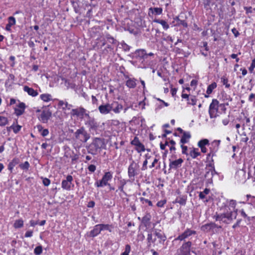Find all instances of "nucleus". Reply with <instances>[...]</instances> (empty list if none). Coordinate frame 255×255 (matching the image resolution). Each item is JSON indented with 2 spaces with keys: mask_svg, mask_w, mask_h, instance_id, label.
Listing matches in <instances>:
<instances>
[{
  "mask_svg": "<svg viewBox=\"0 0 255 255\" xmlns=\"http://www.w3.org/2000/svg\"><path fill=\"white\" fill-rule=\"evenodd\" d=\"M236 201L231 200L228 202V206L225 207L224 212L215 216L217 221L229 223L233 219L236 218L237 210L236 209Z\"/></svg>",
  "mask_w": 255,
  "mask_h": 255,
  "instance_id": "obj_1",
  "label": "nucleus"
},
{
  "mask_svg": "<svg viewBox=\"0 0 255 255\" xmlns=\"http://www.w3.org/2000/svg\"><path fill=\"white\" fill-rule=\"evenodd\" d=\"M225 105L223 104H219V102L216 99L213 100L209 107V114L211 118H215L218 116L220 110L225 111Z\"/></svg>",
  "mask_w": 255,
  "mask_h": 255,
  "instance_id": "obj_2",
  "label": "nucleus"
},
{
  "mask_svg": "<svg viewBox=\"0 0 255 255\" xmlns=\"http://www.w3.org/2000/svg\"><path fill=\"white\" fill-rule=\"evenodd\" d=\"M112 177V174L110 172H107L105 173L101 180L95 183V185L98 187L110 185V184H108V182L111 180Z\"/></svg>",
  "mask_w": 255,
  "mask_h": 255,
  "instance_id": "obj_3",
  "label": "nucleus"
},
{
  "mask_svg": "<svg viewBox=\"0 0 255 255\" xmlns=\"http://www.w3.org/2000/svg\"><path fill=\"white\" fill-rule=\"evenodd\" d=\"M109 226L108 225L99 224L94 227V228L90 232V236L95 237L97 236L103 230H109Z\"/></svg>",
  "mask_w": 255,
  "mask_h": 255,
  "instance_id": "obj_4",
  "label": "nucleus"
},
{
  "mask_svg": "<svg viewBox=\"0 0 255 255\" xmlns=\"http://www.w3.org/2000/svg\"><path fill=\"white\" fill-rule=\"evenodd\" d=\"M76 138L83 142H86L89 138L86 131L83 128L78 129L75 132Z\"/></svg>",
  "mask_w": 255,
  "mask_h": 255,
  "instance_id": "obj_5",
  "label": "nucleus"
},
{
  "mask_svg": "<svg viewBox=\"0 0 255 255\" xmlns=\"http://www.w3.org/2000/svg\"><path fill=\"white\" fill-rule=\"evenodd\" d=\"M73 177L71 175H68L66 180H63L61 183V186L63 189L66 190H70L72 187H74V184L72 183Z\"/></svg>",
  "mask_w": 255,
  "mask_h": 255,
  "instance_id": "obj_6",
  "label": "nucleus"
},
{
  "mask_svg": "<svg viewBox=\"0 0 255 255\" xmlns=\"http://www.w3.org/2000/svg\"><path fill=\"white\" fill-rule=\"evenodd\" d=\"M37 112L40 113L38 117V119L43 123H47L51 116V112L48 110H43L42 111L38 110Z\"/></svg>",
  "mask_w": 255,
  "mask_h": 255,
  "instance_id": "obj_7",
  "label": "nucleus"
},
{
  "mask_svg": "<svg viewBox=\"0 0 255 255\" xmlns=\"http://www.w3.org/2000/svg\"><path fill=\"white\" fill-rule=\"evenodd\" d=\"M215 174H216V171L214 167L211 164L207 165L206 167L205 177L207 178L209 182H212V178Z\"/></svg>",
  "mask_w": 255,
  "mask_h": 255,
  "instance_id": "obj_8",
  "label": "nucleus"
},
{
  "mask_svg": "<svg viewBox=\"0 0 255 255\" xmlns=\"http://www.w3.org/2000/svg\"><path fill=\"white\" fill-rule=\"evenodd\" d=\"M71 115L72 116H76L81 118L89 117V115L86 113V110L82 108L73 109L71 112Z\"/></svg>",
  "mask_w": 255,
  "mask_h": 255,
  "instance_id": "obj_9",
  "label": "nucleus"
},
{
  "mask_svg": "<svg viewBox=\"0 0 255 255\" xmlns=\"http://www.w3.org/2000/svg\"><path fill=\"white\" fill-rule=\"evenodd\" d=\"M191 243L190 242L184 243L180 249L179 255H189Z\"/></svg>",
  "mask_w": 255,
  "mask_h": 255,
  "instance_id": "obj_10",
  "label": "nucleus"
},
{
  "mask_svg": "<svg viewBox=\"0 0 255 255\" xmlns=\"http://www.w3.org/2000/svg\"><path fill=\"white\" fill-rule=\"evenodd\" d=\"M220 142L221 141L220 140H214L209 144L210 146L209 148L210 150V152L209 155L210 154H213L218 150Z\"/></svg>",
  "mask_w": 255,
  "mask_h": 255,
  "instance_id": "obj_11",
  "label": "nucleus"
},
{
  "mask_svg": "<svg viewBox=\"0 0 255 255\" xmlns=\"http://www.w3.org/2000/svg\"><path fill=\"white\" fill-rule=\"evenodd\" d=\"M113 106L111 104H106L102 105L99 107V110L102 114L106 115L112 111Z\"/></svg>",
  "mask_w": 255,
  "mask_h": 255,
  "instance_id": "obj_12",
  "label": "nucleus"
},
{
  "mask_svg": "<svg viewBox=\"0 0 255 255\" xmlns=\"http://www.w3.org/2000/svg\"><path fill=\"white\" fill-rule=\"evenodd\" d=\"M183 162V160L180 158L176 160H170L169 167L171 169H176L181 166Z\"/></svg>",
  "mask_w": 255,
  "mask_h": 255,
  "instance_id": "obj_13",
  "label": "nucleus"
},
{
  "mask_svg": "<svg viewBox=\"0 0 255 255\" xmlns=\"http://www.w3.org/2000/svg\"><path fill=\"white\" fill-rule=\"evenodd\" d=\"M236 179L240 182H244L246 180V171L244 169L239 170L235 175Z\"/></svg>",
  "mask_w": 255,
  "mask_h": 255,
  "instance_id": "obj_14",
  "label": "nucleus"
},
{
  "mask_svg": "<svg viewBox=\"0 0 255 255\" xmlns=\"http://www.w3.org/2000/svg\"><path fill=\"white\" fill-rule=\"evenodd\" d=\"M195 234V232L190 229H187L183 233L179 235L175 240L182 241L186 238H189L192 235Z\"/></svg>",
  "mask_w": 255,
  "mask_h": 255,
  "instance_id": "obj_15",
  "label": "nucleus"
},
{
  "mask_svg": "<svg viewBox=\"0 0 255 255\" xmlns=\"http://www.w3.org/2000/svg\"><path fill=\"white\" fill-rule=\"evenodd\" d=\"M134 56L139 59L145 60L148 57V55L143 49L137 50L134 53Z\"/></svg>",
  "mask_w": 255,
  "mask_h": 255,
  "instance_id": "obj_16",
  "label": "nucleus"
},
{
  "mask_svg": "<svg viewBox=\"0 0 255 255\" xmlns=\"http://www.w3.org/2000/svg\"><path fill=\"white\" fill-rule=\"evenodd\" d=\"M162 9L160 7H150L148 9V15L152 16V15H159L162 13Z\"/></svg>",
  "mask_w": 255,
  "mask_h": 255,
  "instance_id": "obj_17",
  "label": "nucleus"
},
{
  "mask_svg": "<svg viewBox=\"0 0 255 255\" xmlns=\"http://www.w3.org/2000/svg\"><path fill=\"white\" fill-rule=\"evenodd\" d=\"M189 155L192 158H196L197 156L200 155L199 150L197 148H189Z\"/></svg>",
  "mask_w": 255,
  "mask_h": 255,
  "instance_id": "obj_18",
  "label": "nucleus"
},
{
  "mask_svg": "<svg viewBox=\"0 0 255 255\" xmlns=\"http://www.w3.org/2000/svg\"><path fill=\"white\" fill-rule=\"evenodd\" d=\"M25 104L23 103H19L16 108H15V113L16 115L20 116L21 115L24 111L25 110Z\"/></svg>",
  "mask_w": 255,
  "mask_h": 255,
  "instance_id": "obj_19",
  "label": "nucleus"
},
{
  "mask_svg": "<svg viewBox=\"0 0 255 255\" xmlns=\"http://www.w3.org/2000/svg\"><path fill=\"white\" fill-rule=\"evenodd\" d=\"M111 106H113L112 111L117 114L119 113L123 109L122 105L118 104L117 102L112 103Z\"/></svg>",
  "mask_w": 255,
  "mask_h": 255,
  "instance_id": "obj_20",
  "label": "nucleus"
},
{
  "mask_svg": "<svg viewBox=\"0 0 255 255\" xmlns=\"http://www.w3.org/2000/svg\"><path fill=\"white\" fill-rule=\"evenodd\" d=\"M23 90L25 92H27L29 95L32 97H35L38 95V92L36 91L28 86H24Z\"/></svg>",
  "mask_w": 255,
  "mask_h": 255,
  "instance_id": "obj_21",
  "label": "nucleus"
},
{
  "mask_svg": "<svg viewBox=\"0 0 255 255\" xmlns=\"http://www.w3.org/2000/svg\"><path fill=\"white\" fill-rule=\"evenodd\" d=\"M217 87V84L215 82L212 83L211 84L209 85L207 88L206 91V94L205 95V97L208 98L209 95L211 94L214 89H215Z\"/></svg>",
  "mask_w": 255,
  "mask_h": 255,
  "instance_id": "obj_22",
  "label": "nucleus"
},
{
  "mask_svg": "<svg viewBox=\"0 0 255 255\" xmlns=\"http://www.w3.org/2000/svg\"><path fill=\"white\" fill-rule=\"evenodd\" d=\"M40 99L45 102H48L52 100V96L49 94H43L40 96Z\"/></svg>",
  "mask_w": 255,
  "mask_h": 255,
  "instance_id": "obj_23",
  "label": "nucleus"
},
{
  "mask_svg": "<svg viewBox=\"0 0 255 255\" xmlns=\"http://www.w3.org/2000/svg\"><path fill=\"white\" fill-rule=\"evenodd\" d=\"M128 175L130 177H133L136 174L135 167L133 166V164H131L128 167Z\"/></svg>",
  "mask_w": 255,
  "mask_h": 255,
  "instance_id": "obj_24",
  "label": "nucleus"
},
{
  "mask_svg": "<svg viewBox=\"0 0 255 255\" xmlns=\"http://www.w3.org/2000/svg\"><path fill=\"white\" fill-rule=\"evenodd\" d=\"M248 175L255 180V165L253 166H250L249 167Z\"/></svg>",
  "mask_w": 255,
  "mask_h": 255,
  "instance_id": "obj_25",
  "label": "nucleus"
},
{
  "mask_svg": "<svg viewBox=\"0 0 255 255\" xmlns=\"http://www.w3.org/2000/svg\"><path fill=\"white\" fill-rule=\"evenodd\" d=\"M190 138V134L188 132H185L182 135L181 139V142L182 144L188 142L189 139Z\"/></svg>",
  "mask_w": 255,
  "mask_h": 255,
  "instance_id": "obj_26",
  "label": "nucleus"
},
{
  "mask_svg": "<svg viewBox=\"0 0 255 255\" xmlns=\"http://www.w3.org/2000/svg\"><path fill=\"white\" fill-rule=\"evenodd\" d=\"M23 226V221L22 219H18L15 221L13 224V227L15 229L22 227Z\"/></svg>",
  "mask_w": 255,
  "mask_h": 255,
  "instance_id": "obj_27",
  "label": "nucleus"
},
{
  "mask_svg": "<svg viewBox=\"0 0 255 255\" xmlns=\"http://www.w3.org/2000/svg\"><path fill=\"white\" fill-rule=\"evenodd\" d=\"M209 144V140L207 139H203L199 141L198 146L199 147H206V145Z\"/></svg>",
  "mask_w": 255,
  "mask_h": 255,
  "instance_id": "obj_28",
  "label": "nucleus"
},
{
  "mask_svg": "<svg viewBox=\"0 0 255 255\" xmlns=\"http://www.w3.org/2000/svg\"><path fill=\"white\" fill-rule=\"evenodd\" d=\"M126 84L129 88H134L136 85L135 80L133 79H129L128 80Z\"/></svg>",
  "mask_w": 255,
  "mask_h": 255,
  "instance_id": "obj_29",
  "label": "nucleus"
},
{
  "mask_svg": "<svg viewBox=\"0 0 255 255\" xmlns=\"http://www.w3.org/2000/svg\"><path fill=\"white\" fill-rule=\"evenodd\" d=\"M154 22H156V23H160L162 25V26H163V27L165 29H167L169 28V25L167 23V22L164 21V20H160V19H155L154 20Z\"/></svg>",
  "mask_w": 255,
  "mask_h": 255,
  "instance_id": "obj_30",
  "label": "nucleus"
},
{
  "mask_svg": "<svg viewBox=\"0 0 255 255\" xmlns=\"http://www.w3.org/2000/svg\"><path fill=\"white\" fill-rule=\"evenodd\" d=\"M8 123L7 118L0 114V126H4Z\"/></svg>",
  "mask_w": 255,
  "mask_h": 255,
  "instance_id": "obj_31",
  "label": "nucleus"
},
{
  "mask_svg": "<svg viewBox=\"0 0 255 255\" xmlns=\"http://www.w3.org/2000/svg\"><path fill=\"white\" fill-rule=\"evenodd\" d=\"M210 192V190L208 189H205L203 192H201L199 193V197L201 199L205 198L206 195L208 194Z\"/></svg>",
  "mask_w": 255,
  "mask_h": 255,
  "instance_id": "obj_32",
  "label": "nucleus"
},
{
  "mask_svg": "<svg viewBox=\"0 0 255 255\" xmlns=\"http://www.w3.org/2000/svg\"><path fill=\"white\" fill-rule=\"evenodd\" d=\"M21 127L19 125H12L9 128H12L14 133H17L21 129Z\"/></svg>",
  "mask_w": 255,
  "mask_h": 255,
  "instance_id": "obj_33",
  "label": "nucleus"
},
{
  "mask_svg": "<svg viewBox=\"0 0 255 255\" xmlns=\"http://www.w3.org/2000/svg\"><path fill=\"white\" fill-rule=\"evenodd\" d=\"M16 22L15 18L13 16H10L8 18V24L10 26H13L15 25Z\"/></svg>",
  "mask_w": 255,
  "mask_h": 255,
  "instance_id": "obj_34",
  "label": "nucleus"
},
{
  "mask_svg": "<svg viewBox=\"0 0 255 255\" xmlns=\"http://www.w3.org/2000/svg\"><path fill=\"white\" fill-rule=\"evenodd\" d=\"M34 254L36 255L41 254L42 252V248L41 246L36 247L34 251Z\"/></svg>",
  "mask_w": 255,
  "mask_h": 255,
  "instance_id": "obj_35",
  "label": "nucleus"
},
{
  "mask_svg": "<svg viewBox=\"0 0 255 255\" xmlns=\"http://www.w3.org/2000/svg\"><path fill=\"white\" fill-rule=\"evenodd\" d=\"M156 237L160 239L161 241H164L166 239V237L162 232H158L156 233Z\"/></svg>",
  "mask_w": 255,
  "mask_h": 255,
  "instance_id": "obj_36",
  "label": "nucleus"
},
{
  "mask_svg": "<svg viewBox=\"0 0 255 255\" xmlns=\"http://www.w3.org/2000/svg\"><path fill=\"white\" fill-rule=\"evenodd\" d=\"M188 104L195 105L196 103V99L193 96L191 97L189 99H188Z\"/></svg>",
  "mask_w": 255,
  "mask_h": 255,
  "instance_id": "obj_37",
  "label": "nucleus"
},
{
  "mask_svg": "<svg viewBox=\"0 0 255 255\" xmlns=\"http://www.w3.org/2000/svg\"><path fill=\"white\" fill-rule=\"evenodd\" d=\"M135 149L138 152L143 151L145 150L144 146L141 143L136 146Z\"/></svg>",
  "mask_w": 255,
  "mask_h": 255,
  "instance_id": "obj_38",
  "label": "nucleus"
},
{
  "mask_svg": "<svg viewBox=\"0 0 255 255\" xmlns=\"http://www.w3.org/2000/svg\"><path fill=\"white\" fill-rule=\"evenodd\" d=\"M130 251V247L128 245L126 246L125 250L122 255H129Z\"/></svg>",
  "mask_w": 255,
  "mask_h": 255,
  "instance_id": "obj_39",
  "label": "nucleus"
},
{
  "mask_svg": "<svg viewBox=\"0 0 255 255\" xmlns=\"http://www.w3.org/2000/svg\"><path fill=\"white\" fill-rule=\"evenodd\" d=\"M150 158V156H148V155H146V159L145 161L143 162V166L142 167V170H145L147 168V164L148 163V160Z\"/></svg>",
  "mask_w": 255,
  "mask_h": 255,
  "instance_id": "obj_40",
  "label": "nucleus"
},
{
  "mask_svg": "<svg viewBox=\"0 0 255 255\" xmlns=\"http://www.w3.org/2000/svg\"><path fill=\"white\" fill-rule=\"evenodd\" d=\"M168 143H169V146H168L171 151L174 150L175 149V148L174 147V145L175 144V142L173 140H171L169 141H168Z\"/></svg>",
  "mask_w": 255,
  "mask_h": 255,
  "instance_id": "obj_41",
  "label": "nucleus"
},
{
  "mask_svg": "<svg viewBox=\"0 0 255 255\" xmlns=\"http://www.w3.org/2000/svg\"><path fill=\"white\" fill-rule=\"evenodd\" d=\"M20 167L22 169H28L29 167V164L28 162L25 161L24 163L21 164Z\"/></svg>",
  "mask_w": 255,
  "mask_h": 255,
  "instance_id": "obj_42",
  "label": "nucleus"
},
{
  "mask_svg": "<svg viewBox=\"0 0 255 255\" xmlns=\"http://www.w3.org/2000/svg\"><path fill=\"white\" fill-rule=\"evenodd\" d=\"M255 68V59H254L252 62L251 66H250L249 70L250 73H252L254 72V70Z\"/></svg>",
  "mask_w": 255,
  "mask_h": 255,
  "instance_id": "obj_43",
  "label": "nucleus"
},
{
  "mask_svg": "<svg viewBox=\"0 0 255 255\" xmlns=\"http://www.w3.org/2000/svg\"><path fill=\"white\" fill-rule=\"evenodd\" d=\"M248 197V201L253 205L255 206V197H252L251 196H247Z\"/></svg>",
  "mask_w": 255,
  "mask_h": 255,
  "instance_id": "obj_44",
  "label": "nucleus"
},
{
  "mask_svg": "<svg viewBox=\"0 0 255 255\" xmlns=\"http://www.w3.org/2000/svg\"><path fill=\"white\" fill-rule=\"evenodd\" d=\"M131 143L132 145H134L135 146H136L139 143H140V142L139 140H138V139L136 137H135L134 138V139L131 141Z\"/></svg>",
  "mask_w": 255,
  "mask_h": 255,
  "instance_id": "obj_45",
  "label": "nucleus"
},
{
  "mask_svg": "<svg viewBox=\"0 0 255 255\" xmlns=\"http://www.w3.org/2000/svg\"><path fill=\"white\" fill-rule=\"evenodd\" d=\"M181 146L182 148V153L184 154L188 155L189 153H188L187 151H189V149H188L187 147L183 144H182Z\"/></svg>",
  "mask_w": 255,
  "mask_h": 255,
  "instance_id": "obj_46",
  "label": "nucleus"
},
{
  "mask_svg": "<svg viewBox=\"0 0 255 255\" xmlns=\"http://www.w3.org/2000/svg\"><path fill=\"white\" fill-rule=\"evenodd\" d=\"M166 202L165 200L159 201L157 202V206L159 207H162L166 203Z\"/></svg>",
  "mask_w": 255,
  "mask_h": 255,
  "instance_id": "obj_47",
  "label": "nucleus"
},
{
  "mask_svg": "<svg viewBox=\"0 0 255 255\" xmlns=\"http://www.w3.org/2000/svg\"><path fill=\"white\" fill-rule=\"evenodd\" d=\"M43 183L45 186H48L50 183V181L48 178H44L43 179Z\"/></svg>",
  "mask_w": 255,
  "mask_h": 255,
  "instance_id": "obj_48",
  "label": "nucleus"
},
{
  "mask_svg": "<svg viewBox=\"0 0 255 255\" xmlns=\"http://www.w3.org/2000/svg\"><path fill=\"white\" fill-rule=\"evenodd\" d=\"M33 232L31 231H28L25 233V237H31L32 236Z\"/></svg>",
  "mask_w": 255,
  "mask_h": 255,
  "instance_id": "obj_49",
  "label": "nucleus"
},
{
  "mask_svg": "<svg viewBox=\"0 0 255 255\" xmlns=\"http://www.w3.org/2000/svg\"><path fill=\"white\" fill-rule=\"evenodd\" d=\"M89 170L91 172H94L96 170V166L94 165H90L88 167Z\"/></svg>",
  "mask_w": 255,
  "mask_h": 255,
  "instance_id": "obj_50",
  "label": "nucleus"
},
{
  "mask_svg": "<svg viewBox=\"0 0 255 255\" xmlns=\"http://www.w3.org/2000/svg\"><path fill=\"white\" fill-rule=\"evenodd\" d=\"M48 133H49V131H48V129H45L42 131L41 134L42 136H46L48 134Z\"/></svg>",
  "mask_w": 255,
  "mask_h": 255,
  "instance_id": "obj_51",
  "label": "nucleus"
},
{
  "mask_svg": "<svg viewBox=\"0 0 255 255\" xmlns=\"http://www.w3.org/2000/svg\"><path fill=\"white\" fill-rule=\"evenodd\" d=\"M169 143H168V141H166L165 143L164 144H161L160 147L162 149H165V147L166 146H169Z\"/></svg>",
  "mask_w": 255,
  "mask_h": 255,
  "instance_id": "obj_52",
  "label": "nucleus"
},
{
  "mask_svg": "<svg viewBox=\"0 0 255 255\" xmlns=\"http://www.w3.org/2000/svg\"><path fill=\"white\" fill-rule=\"evenodd\" d=\"M59 105L63 107V106H68V103L67 102H64V101H60L59 102Z\"/></svg>",
  "mask_w": 255,
  "mask_h": 255,
  "instance_id": "obj_53",
  "label": "nucleus"
},
{
  "mask_svg": "<svg viewBox=\"0 0 255 255\" xmlns=\"http://www.w3.org/2000/svg\"><path fill=\"white\" fill-rule=\"evenodd\" d=\"M197 84V81L196 80H192L191 82V86H196Z\"/></svg>",
  "mask_w": 255,
  "mask_h": 255,
  "instance_id": "obj_54",
  "label": "nucleus"
},
{
  "mask_svg": "<svg viewBox=\"0 0 255 255\" xmlns=\"http://www.w3.org/2000/svg\"><path fill=\"white\" fill-rule=\"evenodd\" d=\"M223 83L224 85H226V87H229L230 86V85L228 84V80L226 79H223Z\"/></svg>",
  "mask_w": 255,
  "mask_h": 255,
  "instance_id": "obj_55",
  "label": "nucleus"
},
{
  "mask_svg": "<svg viewBox=\"0 0 255 255\" xmlns=\"http://www.w3.org/2000/svg\"><path fill=\"white\" fill-rule=\"evenodd\" d=\"M229 120L228 118L225 119L222 121V123L224 125L226 126L228 124Z\"/></svg>",
  "mask_w": 255,
  "mask_h": 255,
  "instance_id": "obj_56",
  "label": "nucleus"
},
{
  "mask_svg": "<svg viewBox=\"0 0 255 255\" xmlns=\"http://www.w3.org/2000/svg\"><path fill=\"white\" fill-rule=\"evenodd\" d=\"M177 92V89L176 88H172L171 90V93L173 96H174Z\"/></svg>",
  "mask_w": 255,
  "mask_h": 255,
  "instance_id": "obj_57",
  "label": "nucleus"
},
{
  "mask_svg": "<svg viewBox=\"0 0 255 255\" xmlns=\"http://www.w3.org/2000/svg\"><path fill=\"white\" fill-rule=\"evenodd\" d=\"M232 32L236 37L238 36V35H239V32L236 28H233L232 29Z\"/></svg>",
  "mask_w": 255,
  "mask_h": 255,
  "instance_id": "obj_58",
  "label": "nucleus"
},
{
  "mask_svg": "<svg viewBox=\"0 0 255 255\" xmlns=\"http://www.w3.org/2000/svg\"><path fill=\"white\" fill-rule=\"evenodd\" d=\"M158 160L156 158H154L153 161L152 163L151 166H150V168H152L155 166V163L157 162Z\"/></svg>",
  "mask_w": 255,
  "mask_h": 255,
  "instance_id": "obj_59",
  "label": "nucleus"
},
{
  "mask_svg": "<svg viewBox=\"0 0 255 255\" xmlns=\"http://www.w3.org/2000/svg\"><path fill=\"white\" fill-rule=\"evenodd\" d=\"M95 205V203L93 201H90L89 202L88 204V207H93Z\"/></svg>",
  "mask_w": 255,
  "mask_h": 255,
  "instance_id": "obj_60",
  "label": "nucleus"
},
{
  "mask_svg": "<svg viewBox=\"0 0 255 255\" xmlns=\"http://www.w3.org/2000/svg\"><path fill=\"white\" fill-rule=\"evenodd\" d=\"M29 223H30V226H32V227L35 226L36 225H37L38 224L37 222H35L33 220H31Z\"/></svg>",
  "mask_w": 255,
  "mask_h": 255,
  "instance_id": "obj_61",
  "label": "nucleus"
},
{
  "mask_svg": "<svg viewBox=\"0 0 255 255\" xmlns=\"http://www.w3.org/2000/svg\"><path fill=\"white\" fill-rule=\"evenodd\" d=\"M246 12L249 13L253 11V9L252 7H246Z\"/></svg>",
  "mask_w": 255,
  "mask_h": 255,
  "instance_id": "obj_62",
  "label": "nucleus"
},
{
  "mask_svg": "<svg viewBox=\"0 0 255 255\" xmlns=\"http://www.w3.org/2000/svg\"><path fill=\"white\" fill-rule=\"evenodd\" d=\"M201 151L203 153H206L207 151V149L206 147H201Z\"/></svg>",
  "mask_w": 255,
  "mask_h": 255,
  "instance_id": "obj_63",
  "label": "nucleus"
},
{
  "mask_svg": "<svg viewBox=\"0 0 255 255\" xmlns=\"http://www.w3.org/2000/svg\"><path fill=\"white\" fill-rule=\"evenodd\" d=\"M181 97L182 98L187 99V100H188V99H189V95L186 94L182 93Z\"/></svg>",
  "mask_w": 255,
  "mask_h": 255,
  "instance_id": "obj_64",
  "label": "nucleus"
}]
</instances>
